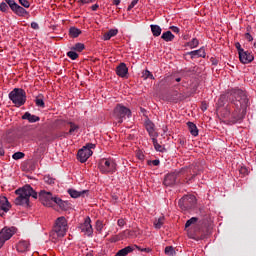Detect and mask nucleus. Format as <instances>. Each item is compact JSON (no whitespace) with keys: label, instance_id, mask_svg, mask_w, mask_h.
<instances>
[{"label":"nucleus","instance_id":"1","mask_svg":"<svg viewBox=\"0 0 256 256\" xmlns=\"http://www.w3.org/2000/svg\"><path fill=\"white\" fill-rule=\"evenodd\" d=\"M231 108L228 115V121L232 125L241 123L247 115V107H249V98L247 93L241 89H232L230 92Z\"/></svg>","mask_w":256,"mask_h":256},{"label":"nucleus","instance_id":"2","mask_svg":"<svg viewBox=\"0 0 256 256\" xmlns=\"http://www.w3.org/2000/svg\"><path fill=\"white\" fill-rule=\"evenodd\" d=\"M15 193L18 197L15 198V205H20L21 207H29V199L33 197V199H37V192L33 190L31 185L27 184L22 188H18Z\"/></svg>","mask_w":256,"mask_h":256},{"label":"nucleus","instance_id":"3","mask_svg":"<svg viewBox=\"0 0 256 256\" xmlns=\"http://www.w3.org/2000/svg\"><path fill=\"white\" fill-rule=\"evenodd\" d=\"M68 229L67 219L64 216L58 217L50 235L55 240L61 239L67 235Z\"/></svg>","mask_w":256,"mask_h":256},{"label":"nucleus","instance_id":"4","mask_svg":"<svg viewBox=\"0 0 256 256\" xmlns=\"http://www.w3.org/2000/svg\"><path fill=\"white\" fill-rule=\"evenodd\" d=\"M185 173H187V174L190 173V175H193V166L182 168L180 170H175L174 172L166 174L164 177L163 184L166 187H173V185H175V183H177V178L181 174L185 175Z\"/></svg>","mask_w":256,"mask_h":256},{"label":"nucleus","instance_id":"5","mask_svg":"<svg viewBox=\"0 0 256 256\" xmlns=\"http://www.w3.org/2000/svg\"><path fill=\"white\" fill-rule=\"evenodd\" d=\"M8 97L16 107H22L27 102V93L22 88H14Z\"/></svg>","mask_w":256,"mask_h":256},{"label":"nucleus","instance_id":"6","mask_svg":"<svg viewBox=\"0 0 256 256\" xmlns=\"http://www.w3.org/2000/svg\"><path fill=\"white\" fill-rule=\"evenodd\" d=\"M196 205L197 198L195 195H185L178 202V206L180 209H182V211H190V209H195Z\"/></svg>","mask_w":256,"mask_h":256},{"label":"nucleus","instance_id":"7","mask_svg":"<svg viewBox=\"0 0 256 256\" xmlns=\"http://www.w3.org/2000/svg\"><path fill=\"white\" fill-rule=\"evenodd\" d=\"M98 169L105 175H107V173H115L117 164L109 158H103L98 163Z\"/></svg>","mask_w":256,"mask_h":256},{"label":"nucleus","instance_id":"8","mask_svg":"<svg viewBox=\"0 0 256 256\" xmlns=\"http://www.w3.org/2000/svg\"><path fill=\"white\" fill-rule=\"evenodd\" d=\"M113 117L121 125L125 117H131V110L122 104H117L114 108Z\"/></svg>","mask_w":256,"mask_h":256},{"label":"nucleus","instance_id":"9","mask_svg":"<svg viewBox=\"0 0 256 256\" xmlns=\"http://www.w3.org/2000/svg\"><path fill=\"white\" fill-rule=\"evenodd\" d=\"M7 5H9L11 11L15 13L18 17H29V11L17 4L15 0H4Z\"/></svg>","mask_w":256,"mask_h":256},{"label":"nucleus","instance_id":"10","mask_svg":"<svg viewBox=\"0 0 256 256\" xmlns=\"http://www.w3.org/2000/svg\"><path fill=\"white\" fill-rule=\"evenodd\" d=\"M55 199H57V197H53L51 192L45 190L39 192V201L44 207H53V205H55Z\"/></svg>","mask_w":256,"mask_h":256},{"label":"nucleus","instance_id":"11","mask_svg":"<svg viewBox=\"0 0 256 256\" xmlns=\"http://www.w3.org/2000/svg\"><path fill=\"white\" fill-rule=\"evenodd\" d=\"M17 233V228L15 227H4L0 231V249L5 245L6 241H9Z\"/></svg>","mask_w":256,"mask_h":256},{"label":"nucleus","instance_id":"12","mask_svg":"<svg viewBox=\"0 0 256 256\" xmlns=\"http://www.w3.org/2000/svg\"><path fill=\"white\" fill-rule=\"evenodd\" d=\"M80 230L84 235L91 237L93 235V226L91 225V218L88 216L85 218L84 223L80 225Z\"/></svg>","mask_w":256,"mask_h":256},{"label":"nucleus","instance_id":"13","mask_svg":"<svg viewBox=\"0 0 256 256\" xmlns=\"http://www.w3.org/2000/svg\"><path fill=\"white\" fill-rule=\"evenodd\" d=\"M93 155V150L83 147L78 151L77 157L80 163H86L87 159Z\"/></svg>","mask_w":256,"mask_h":256},{"label":"nucleus","instance_id":"14","mask_svg":"<svg viewBox=\"0 0 256 256\" xmlns=\"http://www.w3.org/2000/svg\"><path fill=\"white\" fill-rule=\"evenodd\" d=\"M11 209V203L5 196H0V216L3 217Z\"/></svg>","mask_w":256,"mask_h":256},{"label":"nucleus","instance_id":"15","mask_svg":"<svg viewBox=\"0 0 256 256\" xmlns=\"http://www.w3.org/2000/svg\"><path fill=\"white\" fill-rule=\"evenodd\" d=\"M240 62L243 63V65H247L249 63H252V61L255 59V57L251 54L249 51H243L239 54Z\"/></svg>","mask_w":256,"mask_h":256},{"label":"nucleus","instance_id":"16","mask_svg":"<svg viewBox=\"0 0 256 256\" xmlns=\"http://www.w3.org/2000/svg\"><path fill=\"white\" fill-rule=\"evenodd\" d=\"M127 73H129V68H127V64L120 63V65L116 67V75H118V77L125 78L127 77Z\"/></svg>","mask_w":256,"mask_h":256},{"label":"nucleus","instance_id":"17","mask_svg":"<svg viewBox=\"0 0 256 256\" xmlns=\"http://www.w3.org/2000/svg\"><path fill=\"white\" fill-rule=\"evenodd\" d=\"M145 128H146V131L148 132L149 136L152 139L157 137V132L155 131V124L153 122H151V120H147L145 122Z\"/></svg>","mask_w":256,"mask_h":256},{"label":"nucleus","instance_id":"18","mask_svg":"<svg viewBox=\"0 0 256 256\" xmlns=\"http://www.w3.org/2000/svg\"><path fill=\"white\" fill-rule=\"evenodd\" d=\"M23 120L29 121V123H37V121H41V118L37 115H33L29 112H26L23 116H22Z\"/></svg>","mask_w":256,"mask_h":256},{"label":"nucleus","instance_id":"19","mask_svg":"<svg viewBox=\"0 0 256 256\" xmlns=\"http://www.w3.org/2000/svg\"><path fill=\"white\" fill-rule=\"evenodd\" d=\"M29 247V241L22 240L17 244V251H19V253H25L26 251H29Z\"/></svg>","mask_w":256,"mask_h":256},{"label":"nucleus","instance_id":"20","mask_svg":"<svg viewBox=\"0 0 256 256\" xmlns=\"http://www.w3.org/2000/svg\"><path fill=\"white\" fill-rule=\"evenodd\" d=\"M54 205H58L62 211H67V209H69V202L63 201L58 197L55 198Z\"/></svg>","mask_w":256,"mask_h":256},{"label":"nucleus","instance_id":"21","mask_svg":"<svg viewBox=\"0 0 256 256\" xmlns=\"http://www.w3.org/2000/svg\"><path fill=\"white\" fill-rule=\"evenodd\" d=\"M188 55L191 56V59H195V57H203L205 58V48H200L198 50H194V51H191V52H188Z\"/></svg>","mask_w":256,"mask_h":256},{"label":"nucleus","instance_id":"22","mask_svg":"<svg viewBox=\"0 0 256 256\" xmlns=\"http://www.w3.org/2000/svg\"><path fill=\"white\" fill-rule=\"evenodd\" d=\"M85 193H87V190L77 191L75 189H68V194L70 195V197H72V199L82 197V195H85Z\"/></svg>","mask_w":256,"mask_h":256},{"label":"nucleus","instance_id":"23","mask_svg":"<svg viewBox=\"0 0 256 256\" xmlns=\"http://www.w3.org/2000/svg\"><path fill=\"white\" fill-rule=\"evenodd\" d=\"M117 33H119L118 29H110L108 32H106L103 35V40L104 41H109V39H111V37L117 36Z\"/></svg>","mask_w":256,"mask_h":256},{"label":"nucleus","instance_id":"24","mask_svg":"<svg viewBox=\"0 0 256 256\" xmlns=\"http://www.w3.org/2000/svg\"><path fill=\"white\" fill-rule=\"evenodd\" d=\"M161 39L166 41V43H169L175 39V35H173L171 31H166L162 34Z\"/></svg>","mask_w":256,"mask_h":256},{"label":"nucleus","instance_id":"25","mask_svg":"<svg viewBox=\"0 0 256 256\" xmlns=\"http://www.w3.org/2000/svg\"><path fill=\"white\" fill-rule=\"evenodd\" d=\"M187 125L191 135H193V137H197V135H199V129H197V125H195L193 122H188Z\"/></svg>","mask_w":256,"mask_h":256},{"label":"nucleus","instance_id":"26","mask_svg":"<svg viewBox=\"0 0 256 256\" xmlns=\"http://www.w3.org/2000/svg\"><path fill=\"white\" fill-rule=\"evenodd\" d=\"M150 29L154 37H159L161 35V31H163L161 26L155 24L150 25Z\"/></svg>","mask_w":256,"mask_h":256},{"label":"nucleus","instance_id":"27","mask_svg":"<svg viewBox=\"0 0 256 256\" xmlns=\"http://www.w3.org/2000/svg\"><path fill=\"white\" fill-rule=\"evenodd\" d=\"M69 35L70 37H72L73 39H77V37H79L81 35V30L78 29L77 27H70L69 29Z\"/></svg>","mask_w":256,"mask_h":256},{"label":"nucleus","instance_id":"28","mask_svg":"<svg viewBox=\"0 0 256 256\" xmlns=\"http://www.w3.org/2000/svg\"><path fill=\"white\" fill-rule=\"evenodd\" d=\"M35 104L37 107H41L42 109H44L45 107V101L43 100V96L42 94H39L36 99H35Z\"/></svg>","mask_w":256,"mask_h":256},{"label":"nucleus","instance_id":"29","mask_svg":"<svg viewBox=\"0 0 256 256\" xmlns=\"http://www.w3.org/2000/svg\"><path fill=\"white\" fill-rule=\"evenodd\" d=\"M165 223V217H160L157 220L154 221V227L155 229H161Z\"/></svg>","mask_w":256,"mask_h":256},{"label":"nucleus","instance_id":"30","mask_svg":"<svg viewBox=\"0 0 256 256\" xmlns=\"http://www.w3.org/2000/svg\"><path fill=\"white\" fill-rule=\"evenodd\" d=\"M130 247L133 248V251H135V249H137L138 251H141V253H151L153 251V249H151V248H141L137 244L131 245Z\"/></svg>","mask_w":256,"mask_h":256},{"label":"nucleus","instance_id":"31","mask_svg":"<svg viewBox=\"0 0 256 256\" xmlns=\"http://www.w3.org/2000/svg\"><path fill=\"white\" fill-rule=\"evenodd\" d=\"M68 125H70V130L67 133V135H73V133H75V131H79V125H76L73 122H68Z\"/></svg>","mask_w":256,"mask_h":256},{"label":"nucleus","instance_id":"32","mask_svg":"<svg viewBox=\"0 0 256 256\" xmlns=\"http://www.w3.org/2000/svg\"><path fill=\"white\" fill-rule=\"evenodd\" d=\"M187 47L190 49H195V47H199V40L197 38H193L190 42H187Z\"/></svg>","mask_w":256,"mask_h":256},{"label":"nucleus","instance_id":"33","mask_svg":"<svg viewBox=\"0 0 256 256\" xmlns=\"http://www.w3.org/2000/svg\"><path fill=\"white\" fill-rule=\"evenodd\" d=\"M152 143L157 151H160V153L163 152V146H161L159 142H157V137L152 138Z\"/></svg>","mask_w":256,"mask_h":256},{"label":"nucleus","instance_id":"34","mask_svg":"<svg viewBox=\"0 0 256 256\" xmlns=\"http://www.w3.org/2000/svg\"><path fill=\"white\" fill-rule=\"evenodd\" d=\"M197 221H199V218L197 217H192L189 220H187L185 227L186 229H188V227H191V225H195L197 223Z\"/></svg>","mask_w":256,"mask_h":256},{"label":"nucleus","instance_id":"35","mask_svg":"<svg viewBox=\"0 0 256 256\" xmlns=\"http://www.w3.org/2000/svg\"><path fill=\"white\" fill-rule=\"evenodd\" d=\"M74 51H78L79 53H81V51H83L85 49V44L83 43H76L73 48Z\"/></svg>","mask_w":256,"mask_h":256},{"label":"nucleus","instance_id":"36","mask_svg":"<svg viewBox=\"0 0 256 256\" xmlns=\"http://www.w3.org/2000/svg\"><path fill=\"white\" fill-rule=\"evenodd\" d=\"M142 77H143V79H155V77L149 70H144L142 73Z\"/></svg>","mask_w":256,"mask_h":256},{"label":"nucleus","instance_id":"37","mask_svg":"<svg viewBox=\"0 0 256 256\" xmlns=\"http://www.w3.org/2000/svg\"><path fill=\"white\" fill-rule=\"evenodd\" d=\"M23 157H25V153L23 152H15L12 155V159H14L15 161H19V159H23Z\"/></svg>","mask_w":256,"mask_h":256},{"label":"nucleus","instance_id":"38","mask_svg":"<svg viewBox=\"0 0 256 256\" xmlns=\"http://www.w3.org/2000/svg\"><path fill=\"white\" fill-rule=\"evenodd\" d=\"M44 181L48 185H55V178L51 177L50 175L44 176Z\"/></svg>","mask_w":256,"mask_h":256},{"label":"nucleus","instance_id":"39","mask_svg":"<svg viewBox=\"0 0 256 256\" xmlns=\"http://www.w3.org/2000/svg\"><path fill=\"white\" fill-rule=\"evenodd\" d=\"M67 57L72 59V61H75V59L79 58V54H77V52H75V51H69V52H67Z\"/></svg>","mask_w":256,"mask_h":256},{"label":"nucleus","instance_id":"40","mask_svg":"<svg viewBox=\"0 0 256 256\" xmlns=\"http://www.w3.org/2000/svg\"><path fill=\"white\" fill-rule=\"evenodd\" d=\"M165 255H169V256L175 255V249L173 248V246H167L165 248Z\"/></svg>","mask_w":256,"mask_h":256},{"label":"nucleus","instance_id":"41","mask_svg":"<svg viewBox=\"0 0 256 256\" xmlns=\"http://www.w3.org/2000/svg\"><path fill=\"white\" fill-rule=\"evenodd\" d=\"M0 11L2 13H7V11H9V6L7 5V2L0 3Z\"/></svg>","mask_w":256,"mask_h":256},{"label":"nucleus","instance_id":"42","mask_svg":"<svg viewBox=\"0 0 256 256\" xmlns=\"http://www.w3.org/2000/svg\"><path fill=\"white\" fill-rule=\"evenodd\" d=\"M20 5H22V7H24L25 9H29V7H31V3L28 2V0H18Z\"/></svg>","mask_w":256,"mask_h":256},{"label":"nucleus","instance_id":"43","mask_svg":"<svg viewBox=\"0 0 256 256\" xmlns=\"http://www.w3.org/2000/svg\"><path fill=\"white\" fill-rule=\"evenodd\" d=\"M136 157L137 159H139L140 161H144L145 160V154H143V152L141 150H138L136 152Z\"/></svg>","mask_w":256,"mask_h":256},{"label":"nucleus","instance_id":"44","mask_svg":"<svg viewBox=\"0 0 256 256\" xmlns=\"http://www.w3.org/2000/svg\"><path fill=\"white\" fill-rule=\"evenodd\" d=\"M161 161L159 159L156 160H148V165H154V167H158L160 165Z\"/></svg>","mask_w":256,"mask_h":256},{"label":"nucleus","instance_id":"45","mask_svg":"<svg viewBox=\"0 0 256 256\" xmlns=\"http://www.w3.org/2000/svg\"><path fill=\"white\" fill-rule=\"evenodd\" d=\"M126 224H127V222H126L125 219H123V218H120V219H118V221H117L118 227H125Z\"/></svg>","mask_w":256,"mask_h":256},{"label":"nucleus","instance_id":"46","mask_svg":"<svg viewBox=\"0 0 256 256\" xmlns=\"http://www.w3.org/2000/svg\"><path fill=\"white\" fill-rule=\"evenodd\" d=\"M137 3H139V0H132V2L130 3V5L127 8V11H131V9H133V7H135V5H137Z\"/></svg>","mask_w":256,"mask_h":256},{"label":"nucleus","instance_id":"47","mask_svg":"<svg viewBox=\"0 0 256 256\" xmlns=\"http://www.w3.org/2000/svg\"><path fill=\"white\" fill-rule=\"evenodd\" d=\"M235 47H236V49L238 51V55H240V53L245 51L243 48H241V43H239V42L235 43Z\"/></svg>","mask_w":256,"mask_h":256},{"label":"nucleus","instance_id":"48","mask_svg":"<svg viewBox=\"0 0 256 256\" xmlns=\"http://www.w3.org/2000/svg\"><path fill=\"white\" fill-rule=\"evenodd\" d=\"M96 230L103 231V223H101L99 220L96 222Z\"/></svg>","mask_w":256,"mask_h":256},{"label":"nucleus","instance_id":"49","mask_svg":"<svg viewBox=\"0 0 256 256\" xmlns=\"http://www.w3.org/2000/svg\"><path fill=\"white\" fill-rule=\"evenodd\" d=\"M84 148L89 149L91 151V149H95V144L88 143V144H86V146H84Z\"/></svg>","mask_w":256,"mask_h":256},{"label":"nucleus","instance_id":"50","mask_svg":"<svg viewBox=\"0 0 256 256\" xmlns=\"http://www.w3.org/2000/svg\"><path fill=\"white\" fill-rule=\"evenodd\" d=\"M5 155V149H3V144L0 141V157H3Z\"/></svg>","mask_w":256,"mask_h":256},{"label":"nucleus","instance_id":"51","mask_svg":"<svg viewBox=\"0 0 256 256\" xmlns=\"http://www.w3.org/2000/svg\"><path fill=\"white\" fill-rule=\"evenodd\" d=\"M170 29H171V31H173V33H179V27H177V26H170Z\"/></svg>","mask_w":256,"mask_h":256},{"label":"nucleus","instance_id":"52","mask_svg":"<svg viewBox=\"0 0 256 256\" xmlns=\"http://www.w3.org/2000/svg\"><path fill=\"white\" fill-rule=\"evenodd\" d=\"M245 39H247V41H253V36L251 34H249V32H247L245 34Z\"/></svg>","mask_w":256,"mask_h":256},{"label":"nucleus","instance_id":"53","mask_svg":"<svg viewBox=\"0 0 256 256\" xmlns=\"http://www.w3.org/2000/svg\"><path fill=\"white\" fill-rule=\"evenodd\" d=\"M31 28L37 30V29H39V24L37 22H32Z\"/></svg>","mask_w":256,"mask_h":256},{"label":"nucleus","instance_id":"54","mask_svg":"<svg viewBox=\"0 0 256 256\" xmlns=\"http://www.w3.org/2000/svg\"><path fill=\"white\" fill-rule=\"evenodd\" d=\"M239 171H240L241 175H247V168L241 167Z\"/></svg>","mask_w":256,"mask_h":256},{"label":"nucleus","instance_id":"55","mask_svg":"<svg viewBox=\"0 0 256 256\" xmlns=\"http://www.w3.org/2000/svg\"><path fill=\"white\" fill-rule=\"evenodd\" d=\"M80 3H82L83 5H87L91 3V0H80Z\"/></svg>","mask_w":256,"mask_h":256},{"label":"nucleus","instance_id":"56","mask_svg":"<svg viewBox=\"0 0 256 256\" xmlns=\"http://www.w3.org/2000/svg\"><path fill=\"white\" fill-rule=\"evenodd\" d=\"M91 9H92V11H97V9H99V5L94 4V5H92Z\"/></svg>","mask_w":256,"mask_h":256},{"label":"nucleus","instance_id":"57","mask_svg":"<svg viewBox=\"0 0 256 256\" xmlns=\"http://www.w3.org/2000/svg\"><path fill=\"white\" fill-rule=\"evenodd\" d=\"M111 241L113 243H116V241H119V238L117 236H114V237L111 238Z\"/></svg>","mask_w":256,"mask_h":256},{"label":"nucleus","instance_id":"58","mask_svg":"<svg viewBox=\"0 0 256 256\" xmlns=\"http://www.w3.org/2000/svg\"><path fill=\"white\" fill-rule=\"evenodd\" d=\"M121 3V0H113V5H119Z\"/></svg>","mask_w":256,"mask_h":256},{"label":"nucleus","instance_id":"59","mask_svg":"<svg viewBox=\"0 0 256 256\" xmlns=\"http://www.w3.org/2000/svg\"><path fill=\"white\" fill-rule=\"evenodd\" d=\"M202 111H207V105L202 106Z\"/></svg>","mask_w":256,"mask_h":256},{"label":"nucleus","instance_id":"60","mask_svg":"<svg viewBox=\"0 0 256 256\" xmlns=\"http://www.w3.org/2000/svg\"><path fill=\"white\" fill-rule=\"evenodd\" d=\"M125 233H127L128 235H131L132 231L131 230H126Z\"/></svg>","mask_w":256,"mask_h":256},{"label":"nucleus","instance_id":"61","mask_svg":"<svg viewBox=\"0 0 256 256\" xmlns=\"http://www.w3.org/2000/svg\"><path fill=\"white\" fill-rule=\"evenodd\" d=\"M176 82L177 83L181 82V78H176Z\"/></svg>","mask_w":256,"mask_h":256},{"label":"nucleus","instance_id":"62","mask_svg":"<svg viewBox=\"0 0 256 256\" xmlns=\"http://www.w3.org/2000/svg\"><path fill=\"white\" fill-rule=\"evenodd\" d=\"M192 173H193V174H192V177H195L196 174H195V171H194V170L192 171Z\"/></svg>","mask_w":256,"mask_h":256}]
</instances>
